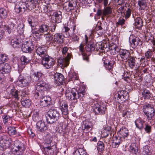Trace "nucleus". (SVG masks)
I'll list each match as a JSON object with an SVG mask.
<instances>
[{
	"instance_id": "obj_39",
	"label": "nucleus",
	"mask_w": 155,
	"mask_h": 155,
	"mask_svg": "<svg viewBox=\"0 0 155 155\" xmlns=\"http://www.w3.org/2000/svg\"><path fill=\"white\" fill-rule=\"evenodd\" d=\"M8 15L6 9L4 8H0V17L2 19L6 18Z\"/></svg>"
},
{
	"instance_id": "obj_13",
	"label": "nucleus",
	"mask_w": 155,
	"mask_h": 155,
	"mask_svg": "<svg viewBox=\"0 0 155 155\" xmlns=\"http://www.w3.org/2000/svg\"><path fill=\"white\" fill-rule=\"evenodd\" d=\"M60 108L63 115L66 117L68 114V106L67 102L65 101L61 102L60 104Z\"/></svg>"
},
{
	"instance_id": "obj_49",
	"label": "nucleus",
	"mask_w": 155,
	"mask_h": 155,
	"mask_svg": "<svg viewBox=\"0 0 155 155\" xmlns=\"http://www.w3.org/2000/svg\"><path fill=\"white\" fill-rule=\"evenodd\" d=\"M15 12L17 14H18L22 12V8L19 5H15L14 8Z\"/></svg>"
},
{
	"instance_id": "obj_56",
	"label": "nucleus",
	"mask_w": 155,
	"mask_h": 155,
	"mask_svg": "<svg viewBox=\"0 0 155 155\" xmlns=\"http://www.w3.org/2000/svg\"><path fill=\"white\" fill-rule=\"evenodd\" d=\"M56 27V24L52 25L51 26H49V31H51V32H54L55 30V28Z\"/></svg>"
},
{
	"instance_id": "obj_31",
	"label": "nucleus",
	"mask_w": 155,
	"mask_h": 155,
	"mask_svg": "<svg viewBox=\"0 0 155 155\" xmlns=\"http://www.w3.org/2000/svg\"><path fill=\"white\" fill-rule=\"evenodd\" d=\"M21 41L18 39L14 38L11 41V43L14 48H18L21 45Z\"/></svg>"
},
{
	"instance_id": "obj_15",
	"label": "nucleus",
	"mask_w": 155,
	"mask_h": 155,
	"mask_svg": "<svg viewBox=\"0 0 155 155\" xmlns=\"http://www.w3.org/2000/svg\"><path fill=\"white\" fill-rule=\"evenodd\" d=\"M93 124L91 121L85 120L83 121V125L82 126L84 132L87 133L92 130Z\"/></svg>"
},
{
	"instance_id": "obj_38",
	"label": "nucleus",
	"mask_w": 155,
	"mask_h": 155,
	"mask_svg": "<svg viewBox=\"0 0 155 155\" xmlns=\"http://www.w3.org/2000/svg\"><path fill=\"white\" fill-rule=\"evenodd\" d=\"M73 155H88L85 151L82 149L76 150L73 153Z\"/></svg>"
},
{
	"instance_id": "obj_24",
	"label": "nucleus",
	"mask_w": 155,
	"mask_h": 155,
	"mask_svg": "<svg viewBox=\"0 0 155 155\" xmlns=\"http://www.w3.org/2000/svg\"><path fill=\"white\" fill-rule=\"evenodd\" d=\"M119 54L121 58L123 60H127L130 55L129 51L126 50H121Z\"/></svg>"
},
{
	"instance_id": "obj_12",
	"label": "nucleus",
	"mask_w": 155,
	"mask_h": 155,
	"mask_svg": "<svg viewBox=\"0 0 155 155\" xmlns=\"http://www.w3.org/2000/svg\"><path fill=\"white\" fill-rule=\"evenodd\" d=\"M11 67L8 64L5 62L0 63V74L2 75L8 73L10 71Z\"/></svg>"
},
{
	"instance_id": "obj_34",
	"label": "nucleus",
	"mask_w": 155,
	"mask_h": 155,
	"mask_svg": "<svg viewBox=\"0 0 155 155\" xmlns=\"http://www.w3.org/2000/svg\"><path fill=\"white\" fill-rule=\"evenodd\" d=\"M25 25L23 23H20L18 25L17 28V31L18 33L19 34H22L24 32V30Z\"/></svg>"
},
{
	"instance_id": "obj_35",
	"label": "nucleus",
	"mask_w": 155,
	"mask_h": 155,
	"mask_svg": "<svg viewBox=\"0 0 155 155\" xmlns=\"http://www.w3.org/2000/svg\"><path fill=\"white\" fill-rule=\"evenodd\" d=\"M28 20L29 24L31 27V30H35L36 29V26L38 24V22L34 21L33 20H32L30 18H28Z\"/></svg>"
},
{
	"instance_id": "obj_2",
	"label": "nucleus",
	"mask_w": 155,
	"mask_h": 155,
	"mask_svg": "<svg viewBox=\"0 0 155 155\" xmlns=\"http://www.w3.org/2000/svg\"><path fill=\"white\" fill-rule=\"evenodd\" d=\"M35 96L36 98H40L39 104L42 107H49L52 104L51 97L49 96L44 95V93L36 92Z\"/></svg>"
},
{
	"instance_id": "obj_40",
	"label": "nucleus",
	"mask_w": 155,
	"mask_h": 155,
	"mask_svg": "<svg viewBox=\"0 0 155 155\" xmlns=\"http://www.w3.org/2000/svg\"><path fill=\"white\" fill-rule=\"evenodd\" d=\"M118 132H120V134H123L124 137H127L129 135L127 129L124 127L120 128Z\"/></svg>"
},
{
	"instance_id": "obj_59",
	"label": "nucleus",
	"mask_w": 155,
	"mask_h": 155,
	"mask_svg": "<svg viewBox=\"0 0 155 155\" xmlns=\"http://www.w3.org/2000/svg\"><path fill=\"white\" fill-rule=\"evenodd\" d=\"M115 2L118 3L117 5H124V0H115Z\"/></svg>"
},
{
	"instance_id": "obj_51",
	"label": "nucleus",
	"mask_w": 155,
	"mask_h": 155,
	"mask_svg": "<svg viewBox=\"0 0 155 155\" xmlns=\"http://www.w3.org/2000/svg\"><path fill=\"white\" fill-rule=\"evenodd\" d=\"M112 133L109 131V130H105V131H104L102 134V135H103V137L106 138L108 136L109 134L110 135V138L111 135Z\"/></svg>"
},
{
	"instance_id": "obj_61",
	"label": "nucleus",
	"mask_w": 155,
	"mask_h": 155,
	"mask_svg": "<svg viewBox=\"0 0 155 155\" xmlns=\"http://www.w3.org/2000/svg\"><path fill=\"white\" fill-rule=\"evenodd\" d=\"M121 141L120 138H119L118 142H113V143H114V147L115 148H117L119 145L121 143Z\"/></svg>"
},
{
	"instance_id": "obj_20",
	"label": "nucleus",
	"mask_w": 155,
	"mask_h": 155,
	"mask_svg": "<svg viewBox=\"0 0 155 155\" xmlns=\"http://www.w3.org/2000/svg\"><path fill=\"white\" fill-rule=\"evenodd\" d=\"M43 74L41 72L38 71L35 72L31 77V78L32 79L33 82H36L42 79V77Z\"/></svg>"
},
{
	"instance_id": "obj_23",
	"label": "nucleus",
	"mask_w": 155,
	"mask_h": 155,
	"mask_svg": "<svg viewBox=\"0 0 155 155\" xmlns=\"http://www.w3.org/2000/svg\"><path fill=\"white\" fill-rule=\"evenodd\" d=\"M135 123L137 127L140 130L144 128V121L140 118L137 119L135 121Z\"/></svg>"
},
{
	"instance_id": "obj_57",
	"label": "nucleus",
	"mask_w": 155,
	"mask_h": 155,
	"mask_svg": "<svg viewBox=\"0 0 155 155\" xmlns=\"http://www.w3.org/2000/svg\"><path fill=\"white\" fill-rule=\"evenodd\" d=\"M117 6L118 10L120 12H121L124 9L125 7H126V4L121 5H117Z\"/></svg>"
},
{
	"instance_id": "obj_4",
	"label": "nucleus",
	"mask_w": 155,
	"mask_h": 155,
	"mask_svg": "<svg viewBox=\"0 0 155 155\" xmlns=\"http://www.w3.org/2000/svg\"><path fill=\"white\" fill-rule=\"evenodd\" d=\"M143 110L148 120H153L155 114V109L153 105L150 104L145 105L143 106Z\"/></svg>"
},
{
	"instance_id": "obj_18",
	"label": "nucleus",
	"mask_w": 155,
	"mask_h": 155,
	"mask_svg": "<svg viewBox=\"0 0 155 155\" xmlns=\"http://www.w3.org/2000/svg\"><path fill=\"white\" fill-rule=\"evenodd\" d=\"M31 59L29 57H27L25 56H22L21 58V64L20 65V68L21 70L25 68V66L28 64L31 61Z\"/></svg>"
},
{
	"instance_id": "obj_55",
	"label": "nucleus",
	"mask_w": 155,
	"mask_h": 155,
	"mask_svg": "<svg viewBox=\"0 0 155 155\" xmlns=\"http://www.w3.org/2000/svg\"><path fill=\"white\" fill-rule=\"evenodd\" d=\"M28 133L31 137L33 138L35 135V134L34 133L31 129H28Z\"/></svg>"
},
{
	"instance_id": "obj_8",
	"label": "nucleus",
	"mask_w": 155,
	"mask_h": 155,
	"mask_svg": "<svg viewBox=\"0 0 155 155\" xmlns=\"http://www.w3.org/2000/svg\"><path fill=\"white\" fill-rule=\"evenodd\" d=\"M42 64L47 69H49L54 64V60L52 58H49L48 55L46 56L44 58L40 59Z\"/></svg>"
},
{
	"instance_id": "obj_45",
	"label": "nucleus",
	"mask_w": 155,
	"mask_h": 155,
	"mask_svg": "<svg viewBox=\"0 0 155 155\" xmlns=\"http://www.w3.org/2000/svg\"><path fill=\"white\" fill-rule=\"evenodd\" d=\"M11 94H12V96L15 98L16 99L18 100V91L17 90L12 89L11 90Z\"/></svg>"
},
{
	"instance_id": "obj_42",
	"label": "nucleus",
	"mask_w": 155,
	"mask_h": 155,
	"mask_svg": "<svg viewBox=\"0 0 155 155\" xmlns=\"http://www.w3.org/2000/svg\"><path fill=\"white\" fill-rule=\"evenodd\" d=\"M8 133L10 135L13 136L16 134L17 131L15 128L10 127L8 128Z\"/></svg>"
},
{
	"instance_id": "obj_27",
	"label": "nucleus",
	"mask_w": 155,
	"mask_h": 155,
	"mask_svg": "<svg viewBox=\"0 0 155 155\" xmlns=\"http://www.w3.org/2000/svg\"><path fill=\"white\" fill-rule=\"evenodd\" d=\"M135 57L129 56L127 59V61L128 62L130 67L133 68L136 65Z\"/></svg>"
},
{
	"instance_id": "obj_63",
	"label": "nucleus",
	"mask_w": 155,
	"mask_h": 155,
	"mask_svg": "<svg viewBox=\"0 0 155 155\" xmlns=\"http://www.w3.org/2000/svg\"><path fill=\"white\" fill-rule=\"evenodd\" d=\"M80 51L81 52V53H85L84 51V50H85L84 48V46L82 44H81L80 46L79 47Z\"/></svg>"
},
{
	"instance_id": "obj_19",
	"label": "nucleus",
	"mask_w": 155,
	"mask_h": 155,
	"mask_svg": "<svg viewBox=\"0 0 155 155\" xmlns=\"http://www.w3.org/2000/svg\"><path fill=\"white\" fill-rule=\"evenodd\" d=\"M36 53L39 56H40L41 58H44L46 56L48 55L47 54V52L45 48L44 47H38L36 51Z\"/></svg>"
},
{
	"instance_id": "obj_25",
	"label": "nucleus",
	"mask_w": 155,
	"mask_h": 155,
	"mask_svg": "<svg viewBox=\"0 0 155 155\" xmlns=\"http://www.w3.org/2000/svg\"><path fill=\"white\" fill-rule=\"evenodd\" d=\"M15 25L12 23L9 24L8 26L6 27V31L9 34H13L15 31L16 29Z\"/></svg>"
},
{
	"instance_id": "obj_32",
	"label": "nucleus",
	"mask_w": 155,
	"mask_h": 155,
	"mask_svg": "<svg viewBox=\"0 0 155 155\" xmlns=\"http://www.w3.org/2000/svg\"><path fill=\"white\" fill-rule=\"evenodd\" d=\"M112 12V8L109 6H107L104 8L103 10V16H106L110 15Z\"/></svg>"
},
{
	"instance_id": "obj_37",
	"label": "nucleus",
	"mask_w": 155,
	"mask_h": 155,
	"mask_svg": "<svg viewBox=\"0 0 155 155\" xmlns=\"http://www.w3.org/2000/svg\"><path fill=\"white\" fill-rule=\"evenodd\" d=\"M18 145L17 146V149H15V151L17 152L18 151H19L20 152H21L25 150V146L23 143L20 141H18Z\"/></svg>"
},
{
	"instance_id": "obj_14",
	"label": "nucleus",
	"mask_w": 155,
	"mask_h": 155,
	"mask_svg": "<svg viewBox=\"0 0 155 155\" xmlns=\"http://www.w3.org/2000/svg\"><path fill=\"white\" fill-rule=\"evenodd\" d=\"M52 22L54 23H58L61 21L62 16L61 12L60 11L56 12L52 15Z\"/></svg>"
},
{
	"instance_id": "obj_44",
	"label": "nucleus",
	"mask_w": 155,
	"mask_h": 155,
	"mask_svg": "<svg viewBox=\"0 0 155 155\" xmlns=\"http://www.w3.org/2000/svg\"><path fill=\"white\" fill-rule=\"evenodd\" d=\"M138 5L143 10L147 6V3L144 0H140L138 2Z\"/></svg>"
},
{
	"instance_id": "obj_3",
	"label": "nucleus",
	"mask_w": 155,
	"mask_h": 155,
	"mask_svg": "<svg viewBox=\"0 0 155 155\" xmlns=\"http://www.w3.org/2000/svg\"><path fill=\"white\" fill-rule=\"evenodd\" d=\"M47 113L46 120L48 123L52 124L58 120L60 114L57 110L50 109Z\"/></svg>"
},
{
	"instance_id": "obj_33",
	"label": "nucleus",
	"mask_w": 155,
	"mask_h": 155,
	"mask_svg": "<svg viewBox=\"0 0 155 155\" xmlns=\"http://www.w3.org/2000/svg\"><path fill=\"white\" fill-rule=\"evenodd\" d=\"M135 25L137 28H140L143 26L142 19L140 17H137L134 19Z\"/></svg>"
},
{
	"instance_id": "obj_28",
	"label": "nucleus",
	"mask_w": 155,
	"mask_h": 155,
	"mask_svg": "<svg viewBox=\"0 0 155 155\" xmlns=\"http://www.w3.org/2000/svg\"><path fill=\"white\" fill-rule=\"evenodd\" d=\"M129 41L130 45L134 48H135L138 45L136 38L134 37L133 35H130L129 38Z\"/></svg>"
},
{
	"instance_id": "obj_7",
	"label": "nucleus",
	"mask_w": 155,
	"mask_h": 155,
	"mask_svg": "<svg viewBox=\"0 0 155 155\" xmlns=\"http://www.w3.org/2000/svg\"><path fill=\"white\" fill-rule=\"evenodd\" d=\"M115 97L119 102L125 101L129 97L128 92L126 91L120 90L115 95Z\"/></svg>"
},
{
	"instance_id": "obj_1",
	"label": "nucleus",
	"mask_w": 155,
	"mask_h": 155,
	"mask_svg": "<svg viewBox=\"0 0 155 155\" xmlns=\"http://www.w3.org/2000/svg\"><path fill=\"white\" fill-rule=\"evenodd\" d=\"M85 91L84 88H81L78 91L75 88H68L65 91V95L69 100H73L74 102H77V99L80 97H83L85 94Z\"/></svg>"
},
{
	"instance_id": "obj_29",
	"label": "nucleus",
	"mask_w": 155,
	"mask_h": 155,
	"mask_svg": "<svg viewBox=\"0 0 155 155\" xmlns=\"http://www.w3.org/2000/svg\"><path fill=\"white\" fill-rule=\"evenodd\" d=\"M142 95L144 99H149L151 97L152 94L149 90L144 89L142 92Z\"/></svg>"
},
{
	"instance_id": "obj_58",
	"label": "nucleus",
	"mask_w": 155,
	"mask_h": 155,
	"mask_svg": "<svg viewBox=\"0 0 155 155\" xmlns=\"http://www.w3.org/2000/svg\"><path fill=\"white\" fill-rule=\"evenodd\" d=\"M149 153V150L148 148L147 147H145L143 148V154L144 155H147L148 153Z\"/></svg>"
},
{
	"instance_id": "obj_16",
	"label": "nucleus",
	"mask_w": 155,
	"mask_h": 155,
	"mask_svg": "<svg viewBox=\"0 0 155 155\" xmlns=\"http://www.w3.org/2000/svg\"><path fill=\"white\" fill-rule=\"evenodd\" d=\"M54 78L55 81L58 83V84H62L64 82V78L63 75L61 73H54Z\"/></svg>"
},
{
	"instance_id": "obj_48",
	"label": "nucleus",
	"mask_w": 155,
	"mask_h": 155,
	"mask_svg": "<svg viewBox=\"0 0 155 155\" xmlns=\"http://www.w3.org/2000/svg\"><path fill=\"white\" fill-rule=\"evenodd\" d=\"M45 37L47 41H52V42L53 37H51L50 33L49 32L45 34Z\"/></svg>"
},
{
	"instance_id": "obj_64",
	"label": "nucleus",
	"mask_w": 155,
	"mask_h": 155,
	"mask_svg": "<svg viewBox=\"0 0 155 155\" xmlns=\"http://www.w3.org/2000/svg\"><path fill=\"white\" fill-rule=\"evenodd\" d=\"M33 120L35 122H37L39 120V117L37 115H34L32 117Z\"/></svg>"
},
{
	"instance_id": "obj_52",
	"label": "nucleus",
	"mask_w": 155,
	"mask_h": 155,
	"mask_svg": "<svg viewBox=\"0 0 155 155\" xmlns=\"http://www.w3.org/2000/svg\"><path fill=\"white\" fill-rule=\"evenodd\" d=\"M31 32L32 34H35L36 36L38 37L41 35V32L39 31V28L38 30L36 31H34V30H31Z\"/></svg>"
},
{
	"instance_id": "obj_62",
	"label": "nucleus",
	"mask_w": 155,
	"mask_h": 155,
	"mask_svg": "<svg viewBox=\"0 0 155 155\" xmlns=\"http://www.w3.org/2000/svg\"><path fill=\"white\" fill-rule=\"evenodd\" d=\"M83 56V59L84 60H85L87 62L89 61V57L87 56V54L86 53H81Z\"/></svg>"
},
{
	"instance_id": "obj_6",
	"label": "nucleus",
	"mask_w": 155,
	"mask_h": 155,
	"mask_svg": "<svg viewBox=\"0 0 155 155\" xmlns=\"http://www.w3.org/2000/svg\"><path fill=\"white\" fill-rule=\"evenodd\" d=\"M92 105L94 112L95 113V114H105L106 108L102 104L96 101Z\"/></svg>"
},
{
	"instance_id": "obj_22",
	"label": "nucleus",
	"mask_w": 155,
	"mask_h": 155,
	"mask_svg": "<svg viewBox=\"0 0 155 155\" xmlns=\"http://www.w3.org/2000/svg\"><path fill=\"white\" fill-rule=\"evenodd\" d=\"M22 51L25 53H31L33 51V49L31 47L28 42H26L23 44L21 47Z\"/></svg>"
},
{
	"instance_id": "obj_11",
	"label": "nucleus",
	"mask_w": 155,
	"mask_h": 155,
	"mask_svg": "<svg viewBox=\"0 0 155 155\" xmlns=\"http://www.w3.org/2000/svg\"><path fill=\"white\" fill-rule=\"evenodd\" d=\"M36 128L37 131L41 133H44L48 130V127L45 122L42 120L38 121L36 124Z\"/></svg>"
},
{
	"instance_id": "obj_50",
	"label": "nucleus",
	"mask_w": 155,
	"mask_h": 155,
	"mask_svg": "<svg viewBox=\"0 0 155 155\" xmlns=\"http://www.w3.org/2000/svg\"><path fill=\"white\" fill-rule=\"evenodd\" d=\"M125 20L123 18H120L116 23V25L117 26L120 25L122 26L125 24Z\"/></svg>"
},
{
	"instance_id": "obj_5",
	"label": "nucleus",
	"mask_w": 155,
	"mask_h": 155,
	"mask_svg": "<svg viewBox=\"0 0 155 155\" xmlns=\"http://www.w3.org/2000/svg\"><path fill=\"white\" fill-rule=\"evenodd\" d=\"M49 88V85L47 81L45 78L40 79L38 81L36 85V90L38 91L37 92L41 93H44L45 91H46Z\"/></svg>"
},
{
	"instance_id": "obj_9",
	"label": "nucleus",
	"mask_w": 155,
	"mask_h": 155,
	"mask_svg": "<svg viewBox=\"0 0 155 155\" xmlns=\"http://www.w3.org/2000/svg\"><path fill=\"white\" fill-rule=\"evenodd\" d=\"M31 78L30 76L26 77L21 75H20L17 81L18 85L21 87L28 86L31 81Z\"/></svg>"
},
{
	"instance_id": "obj_30",
	"label": "nucleus",
	"mask_w": 155,
	"mask_h": 155,
	"mask_svg": "<svg viewBox=\"0 0 155 155\" xmlns=\"http://www.w3.org/2000/svg\"><path fill=\"white\" fill-rule=\"evenodd\" d=\"M39 28L40 31L42 33L45 34L49 32V26L45 24L42 25Z\"/></svg>"
},
{
	"instance_id": "obj_17",
	"label": "nucleus",
	"mask_w": 155,
	"mask_h": 155,
	"mask_svg": "<svg viewBox=\"0 0 155 155\" xmlns=\"http://www.w3.org/2000/svg\"><path fill=\"white\" fill-rule=\"evenodd\" d=\"M52 42L61 44L64 41V37L60 33H56L53 35Z\"/></svg>"
},
{
	"instance_id": "obj_54",
	"label": "nucleus",
	"mask_w": 155,
	"mask_h": 155,
	"mask_svg": "<svg viewBox=\"0 0 155 155\" xmlns=\"http://www.w3.org/2000/svg\"><path fill=\"white\" fill-rule=\"evenodd\" d=\"M63 8L66 10L67 12L70 11L68 2H66L63 5Z\"/></svg>"
},
{
	"instance_id": "obj_47",
	"label": "nucleus",
	"mask_w": 155,
	"mask_h": 155,
	"mask_svg": "<svg viewBox=\"0 0 155 155\" xmlns=\"http://www.w3.org/2000/svg\"><path fill=\"white\" fill-rule=\"evenodd\" d=\"M8 58L6 55L4 54H2L0 56V61L2 62H5L7 61L8 60Z\"/></svg>"
},
{
	"instance_id": "obj_43",
	"label": "nucleus",
	"mask_w": 155,
	"mask_h": 155,
	"mask_svg": "<svg viewBox=\"0 0 155 155\" xmlns=\"http://www.w3.org/2000/svg\"><path fill=\"white\" fill-rule=\"evenodd\" d=\"M97 150L99 151H103L104 149V146L103 143L101 141H99L97 143Z\"/></svg>"
},
{
	"instance_id": "obj_53",
	"label": "nucleus",
	"mask_w": 155,
	"mask_h": 155,
	"mask_svg": "<svg viewBox=\"0 0 155 155\" xmlns=\"http://www.w3.org/2000/svg\"><path fill=\"white\" fill-rule=\"evenodd\" d=\"M131 13V10L129 8H128L127 11H126V13L125 14V18L127 19L130 16Z\"/></svg>"
},
{
	"instance_id": "obj_60",
	"label": "nucleus",
	"mask_w": 155,
	"mask_h": 155,
	"mask_svg": "<svg viewBox=\"0 0 155 155\" xmlns=\"http://www.w3.org/2000/svg\"><path fill=\"white\" fill-rule=\"evenodd\" d=\"M68 49V48L66 47H64L63 48L62 51V53L63 54V56H64V55H66V54H68V53H67Z\"/></svg>"
},
{
	"instance_id": "obj_41",
	"label": "nucleus",
	"mask_w": 155,
	"mask_h": 155,
	"mask_svg": "<svg viewBox=\"0 0 155 155\" xmlns=\"http://www.w3.org/2000/svg\"><path fill=\"white\" fill-rule=\"evenodd\" d=\"M44 150L46 154L48 155H52L54 154V149L53 148L46 147L44 148Z\"/></svg>"
},
{
	"instance_id": "obj_10",
	"label": "nucleus",
	"mask_w": 155,
	"mask_h": 155,
	"mask_svg": "<svg viewBox=\"0 0 155 155\" xmlns=\"http://www.w3.org/2000/svg\"><path fill=\"white\" fill-rule=\"evenodd\" d=\"M71 54L68 53L65 58L62 57H60L58 60V62L62 66L64 67H67L69 64V60L71 58Z\"/></svg>"
},
{
	"instance_id": "obj_21",
	"label": "nucleus",
	"mask_w": 155,
	"mask_h": 155,
	"mask_svg": "<svg viewBox=\"0 0 155 155\" xmlns=\"http://www.w3.org/2000/svg\"><path fill=\"white\" fill-rule=\"evenodd\" d=\"M85 50L87 52L91 53L95 50V45L93 42L88 43L85 44Z\"/></svg>"
},
{
	"instance_id": "obj_36",
	"label": "nucleus",
	"mask_w": 155,
	"mask_h": 155,
	"mask_svg": "<svg viewBox=\"0 0 155 155\" xmlns=\"http://www.w3.org/2000/svg\"><path fill=\"white\" fill-rule=\"evenodd\" d=\"M21 104L25 107H29L31 105V102L29 99H24L21 102Z\"/></svg>"
},
{
	"instance_id": "obj_46",
	"label": "nucleus",
	"mask_w": 155,
	"mask_h": 155,
	"mask_svg": "<svg viewBox=\"0 0 155 155\" xmlns=\"http://www.w3.org/2000/svg\"><path fill=\"white\" fill-rule=\"evenodd\" d=\"M145 127L144 128V130L147 133L149 134L151 132L152 127L151 126L149 125L148 124H146L145 125Z\"/></svg>"
},
{
	"instance_id": "obj_26",
	"label": "nucleus",
	"mask_w": 155,
	"mask_h": 155,
	"mask_svg": "<svg viewBox=\"0 0 155 155\" xmlns=\"http://www.w3.org/2000/svg\"><path fill=\"white\" fill-rule=\"evenodd\" d=\"M114 61H109L107 59H106L104 62V64L106 68L110 72L113 68Z\"/></svg>"
}]
</instances>
